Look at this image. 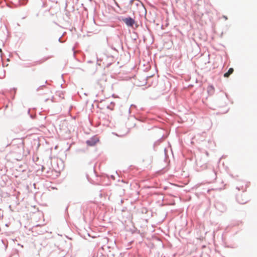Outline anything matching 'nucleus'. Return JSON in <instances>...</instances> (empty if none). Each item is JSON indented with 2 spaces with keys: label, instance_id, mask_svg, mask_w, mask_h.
Here are the masks:
<instances>
[{
  "label": "nucleus",
  "instance_id": "20e7f679",
  "mask_svg": "<svg viewBox=\"0 0 257 257\" xmlns=\"http://www.w3.org/2000/svg\"><path fill=\"white\" fill-rule=\"evenodd\" d=\"M233 71H234V70L232 68H229L228 72L225 73L224 74V77H229V76L233 73Z\"/></svg>",
  "mask_w": 257,
  "mask_h": 257
},
{
  "label": "nucleus",
  "instance_id": "0eeeda50",
  "mask_svg": "<svg viewBox=\"0 0 257 257\" xmlns=\"http://www.w3.org/2000/svg\"><path fill=\"white\" fill-rule=\"evenodd\" d=\"M0 52H2V50H1V49H0Z\"/></svg>",
  "mask_w": 257,
  "mask_h": 257
},
{
  "label": "nucleus",
  "instance_id": "39448f33",
  "mask_svg": "<svg viewBox=\"0 0 257 257\" xmlns=\"http://www.w3.org/2000/svg\"><path fill=\"white\" fill-rule=\"evenodd\" d=\"M44 61H37V62H36L35 63H36V64H41L42 63H43Z\"/></svg>",
  "mask_w": 257,
  "mask_h": 257
},
{
  "label": "nucleus",
  "instance_id": "f257e3e1",
  "mask_svg": "<svg viewBox=\"0 0 257 257\" xmlns=\"http://www.w3.org/2000/svg\"><path fill=\"white\" fill-rule=\"evenodd\" d=\"M122 21L129 27H133L135 23V21L131 17L122 19Z\"/></svg>",
  "mask_w": 257,
  "mask_h": 257
},
{
  "label": "nucleus",
  "instance_id": "f03ea898",
  "mask_svg": "<svg viewBox=\"0 0 257 257\" xmlns=\"http://www.w3.org/2000/svg\"><path fill=\"white\" fill-rule=\"evenodd\" d=\"M99 142V139L97 137H94L90 140L86 141V144L89 146H93Z\"/></svg>",
  "mask_w": 257,
  "mask_h": 257
},
{
  "label": "nucleus",
  "instance_id": "423d86ee",
  "mask_svg": "<svg viewBox=\"0 0 257 257\" xmlns=\"http://www.w3.org/2000/svg\"><path fill=\"white\" fill-rule=\"evenodd\" d=\"M224 17V19H225L226 20L227 19V18L226 17Z\"/></svg>",
  "mask_w": 257,
  "mask_h": 257
},
{
  "label": "nucleus",
  "instance_id": "7ed1b4c3",
  "mask_svg": "<svg viewBox=\"0 0 257 257\" xmlns=\"http://www.w3.org/2000/svg\"><path fill=\"white\" fill-rule=\"evenodd\" d=\"M208 93L210 95H212L214 92V88L212 85H209L207 87Z\"/></svg>",
  "mask_w": 257,
  "mask_h": 257
}]
</instances>
